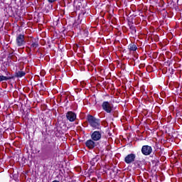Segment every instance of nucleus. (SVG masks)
Masks as SVG:
<instances>
[{"instance_id": "obj_14", "label": "nucleus", "mask_w": 182, "mask_h": 182, "mask_svg": "<svg viewBox=\"0 0 182 182\" xmlns=\"http://www.w3.org/2000/svg\"><path fill=\"white\" fill-rule=\"evenodd\" d=\"M129 29L132 31V33H136V26L132 25L129 26Z\"/></svg>"}, {"instance_id": "obj_17", "label": "nucleus", "mask_w": 182, "mask_h": 182, "mask_svg": "<svg viewBox=\"0 0 182 182\" xmlns=\"http://www.w3.org/2000/svg\"><path fill=\"white\" fill-rule=\"evenodd\" d=\"M5 73H6V77L12 76V75L11 74V73H9V71H5Z\"/></svg>"}, {"instance_id": "obj_8", "label": "nucleus", "mask_w": 182, "mask_h": 182, "mask_svg": "<svg viewBox=\"0 0 182 182\" xmlns=\"http://www.w3.org/2000/svg\"><path fill=\"white\" fill-rule=\"evenodd\" d=\"M66 117L69 122H75L76 120V113L69 111L66 113Z\"/></svg>"}, {"instance_id": "obj_2", "label": "nucleus", "mask_w": 182, "mask_h": 182, "mask_svg": "<svg viewBox=\"0 0 182 182\" xmlns=\"http://www.w3.org/2000/svg\"><path fill=\"white\" fill-rule=\"evenodd\" d=\"M87 120L91 127H93V129L97 130H100V119H97L91 114H89L87 117Z\"/></svg>"}, {"instance_id": "obj_15", "label": "nucleus", "mask_w": 182, "mask_h": 182, "mask_svg": "<svg viewBox=\"0 0 182 182\" xmlns=\"http://www.w3.org/2000/svg\"><path fill=\"white\" fill-rule=\"evenodd\" d=\"M152 164H154V166H159V160L157 159L152 160L151 161Z\"/></svg>"}, {"instance_id": "obj_20", "label": "nucleus", "mask_w": 182, "mask_h": 182, "mask_svg": "<svg viewBox=\"0 0 182 182\" xmlns=\"http://www.w3.org/2000/svg\"><path fill=\"white\" fill-rule=\"evenodd\" d=\"M0 139H2V133L0 132Z\"/></svg>"}, {"instance_id": "obj_6", "label": "nucleus", "mask_w": 182, "mask_h": 182, "mask_svg": "<svg viewBox=\"0 0 182 182\" xmlns=\"http://www.w3.org/2000/svg\"><path fill=\"white\" fill-rule=\"evenodd\" d=\"M136 160V154H129L124 158V161L127 164H132V163H134Z\"/></svg>"}, {"instance_id": "obj_3", "label": "nucleus", "mask_w": 182, "mask_h": 182, "mask_svg": "<svg viewBox=\"0 0 182 182\" xmlns=\"http://www.w3.org/2000/svg\"><path fill=\"white\" fill-rule=\"evenodd\" d=\"M102 108L106 112V113H109V114H114V112L113 111L114 107L113 104L104 101L102 104Z\"/></svg>"}, {"instance_id": "obj_5", "label": "nucleus", "mask_w": 182, "mask_h": 182, "mask_svg": "<svg viewBox=\"0 0 182 182\" xmlns=\"http://www.w3.org/2000/svg\"><path fill=\"white\" fill-rule=\"evenodd\" d=\"M141 151L144 156H150L153 151V148L149 145H144Z\"/></svg>"}, {"instance_id": "obj_18", "label": "nucleus", "mask_w": 182, "mask_h": 182, "mask_svg": "<svg viewBox=\"0 0 182 182\" xmlns=\"http://www.w3.org/2000/svg\"><path fill=\"white\" fill-rule=\"evenodd\" d=\"M57 0H48V1L50 3V4H53V2H56Z\"/></svg>"}, {"instance_id": "obj_9", "label": "nucleus", "mask_w": 182, "mask_h": 182, "mask_svg": "<svg viewBox=\"0 0 182 182\" xmlns=\"http://www.w3.org/2000/svg\"><path fill=\"white\" fill-rule=\"evenodd\" d=\"M85 146L90 150H92V149H95L96 147V142H95L93 139H89L86 141Z\"/></svg>"}, {"instance_id": "obj_11", "label": "nucleus", "mask_w": 182, "mask_h": 182, "mask_svg": "<svg viewBox=\"0 0 182 182\" xmlns=\"http://www.w3.org/2000/svg\"><path fill=\"white\" fill-rule=\"evenodd\" d=\"M14 76L6 77L5 75H0V82L6 80H11V79H14Z\"/></svg>"}, {"instance_id": "obj_10", "label": "nucleus", "mask_w": 182, "mask_h": 182, "mask_svg": "<svg viewBox=\"0 0 182 182\" xmlns=\"http://www.w3.org/2000/svg\"><path fill=\"white\" fill-rule=\"evenodd\" d=\"M25 75H26V73L25 71H22V70H16L15 72V77H23V76H25Z\"/></svg>"}, {"instance_id": "obj_19", "label": "nucleus", "mask_w": 182, "mask_h": 182, "mask_svg": "<svg viewBox=\"0 0 182 182\" xmlns=\"http://www.w3.org/2000/svg\"><path fill=\"white\" fill-rule=\"evenodd\" d=\"M90 164H91V166H95V164H96V163L93 162V161H91Z\"/></svg>"}, {"instance_id": "obj_21", "label": "nucleus", "mask_w": 182, "mask_h": 182, "mask_svg": "<svg viewBox=\"0 0 182 182\" xmlns=\"http://www.w3.org/2000/svg\"><path fill=\"white\" fill-rule=\"evenodd\" d=\"M53 182H59V181L55 180V181H53Z\"/></svg>"}, {"instance_id": "obj_22", "label": "nucleus", "mask_w": 182, "mask_h": 182, "mask_svg": "<svg viewBox=\"0 0 182 182\" xmlns=\"http://www.w3.org/2000/svg\"><path fill=\"white\" fill-rule=\"evenodd\" d=\"M173 70L172 69L171 73L173 74Z\"/></svg>"}, {"instance_id": "obj_7", "label": "nucleus", "mask_w": 182, "mask_h": 182, "mask_svg": "<svg viewBox=\"0 0 182 182\" xmlns=\"http://www.w3.org/2000/svg\"><path fill=\"white\" fill-rule=\"evenodd\" d=\"M91 139L94 141H99V140H100V139H102V131H95L91 134Z\"/></svg>"}, {"instance_id": "obj_4", "label": "nucleus", "mask_w": 182, "mask_h": 182, "mask_svg": "<svg viewBox=\"0 0 182 182\" xmlns=\"http://www.w3.org/2000/svg\"><path fill=\"white\" fill-rule=\"evenodd\" d=\"M16 44L19 48H22L24 45H26V41L25 40V35L18 34L16 36Z\"/></svg>"}, {"instance_id": "obj_12", "label": "nucleus", "mask_w": 182, "mask_h": 182, "mask_svg": "<svg viewBox=\"0 0 182 182\" xmlns=\"http://www.w3.org/2000/svg\"><path fill=\"white\" fill-rule=\"evenodd\" d=\"M128 49L135 52V50H137V46L135 44L131 43L128 46Z\"/></svg>"}, {"instance_id": "obj_16", "label": "nucleus", "mask_w": 182, "mask_h": 182, "mask_svg": "<svg viewBox=\"0 0 182 182\" xmlns=\"http://www.w3.org/2000/svg\"><path fill=\"white\" fill-rule=\"evenodd\" d=\"M99 160H100V157H99V156H96L95 158L92 159V161L95 163H97Z\"/></svg>"}, {"instance_id": "obj_1", "label": "nucleus", "mask_w": 182, "mask_h": 182, "mask_svg": "<svg viewBox=\"0 0 182 182\" xmlns=\"http://www.w3.org/2000/svg\"><path fill=\"white\" fill-rule=\"evenodd\" d=\"M45 142L41 146V159L43 160H48L56 154V145L53 143L49 142L48 138L45 139Z\"/></svg>"}, {"instance_id": "obj_13", "label": "nucleus", "mask_w": 182, "mask_h": 182, "mask_svg": "<svg viewBox=\"0 0 182 182\" xmlns=\"http://www.w3.org/2000/svg\"><path fill=\"white\" fill-rule=\"evenodd\" d=\"M39 46V43H38V41H36V40H35V42H33L31 47V48H34V49H36V48H38Z\"/></svg>"}]
</instances>
